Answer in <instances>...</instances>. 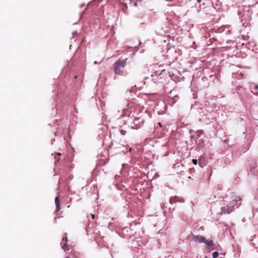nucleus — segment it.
Segmentation results:
<instances>
[{
    "mask_svg": "<svg viewBox=\"0 0 258 258\" xmlns=\"http://www.w3.org/2000/svg\"><path fill=\"white\" fill-rule=\"evenodd\" d=\"M224 199L227 205L226 206H224L221 208V212L223 213H231L237 202L241 201V198L233 192H229Z\"/></svg>",
    "mask_w": 258,
    "mask_h": 258,
    "instance_id": "1",
    "label": "nucleus"
},
{
    "mask_svg": "<svg viewBox=\"0 0 258 258\" xmlns=\"http://www.w3.org/2000/svg\"><path fill=\"white\" fill-rule=\"evenodd\" d=\"M126 64L125 60H117L115 63L114 72L115 74H119L120 68H124Z\"/></svg>",
    "mask_w": 258,
    "mask_h": 258,
    "instance_id": "2",
    "label": "nucleus"
},
{
    "mask_svg": "<svg viewBox=\"0 0 258 258\" xmlns=\"http://www.w3.org/2000/svg\"><path fill=\"white\" fill-rule=\"evenodd\" d=\"M192 240L196 242L204 243L206 238L201 235H197L193 236Z\"/></svg>",
    "mask_w": 258,
    "mask_h": 258,
    "instance_id": "3",
    "label": "nucleus"
},
{
    "mask_svg": "<svg viewBox=\"0 0 258 258\" xmlns=\"http://www.w3.org/2000/svg\"><path fill=\"white\" fill-rule=\"evenodd\" d=\"M204 243L206 244L207 248L211 250L213 249L212 247L213 246L214 243L212 240L206 239Z\"/></svg>",
    "mask_w": 258,
    "mask_h": 258,
    "instance_id": "4",
    "label": "nucleus"
},
{
    "mask_svg": "<svg viewBox=\"0 0 258 258\" xmlns=\"http://www.w3.org/2000/svg\"><path fill=\"white\" fill-rule=\"evenodd\" d=\"M67 238L63 237L61 242V247L64 250H68V248L67 246Z\"/></svg>",
    "mask_w": 258,
    "mask_h": 258,
    "instance_id": "5",
    "label": "nucleus"
},
{
    "mask_svg": "<svg viewBox=\"0 0 258 258\" xmlns=\"http://www.w3.org/2000/svg\"><path fill=\"white\" fill-rule=\"evenodd\" d=\"M55 202L56 205V211H58L59 210V197L58 196L55 198Z\"/></svg>",
    "mask_w": 258,
    "mask_h": 258,
    "instance_id": "6",
    "label": "nucleus"
},
{
    "mask_svg": "<svg viewBox=\"0 0 258 258\" xmlns=\"http://www.w3.org/2000/svg\"><path fill=\"white\" fill-rule=\"evenodd\" d=\"M213 258H217L219 255V253L217 251H215L212 254Z\"/></svg>",
    "mask_w": 258,
    "mask_h": 258,
    "instance_id": "7",
    "label": "nucleus"
},
{
    "mask_svg": "<svg viewBox=\"0 0 258 258\" xmlns=\"http://www.w3.org/2000/svg\"><path fill=\"white\" fill-rule=\"evenodd\" d=\"M253 244L256 247H258V238L254 240Z\"/></svg>",
    "mask_w": 258,
    "mask_h": 258,
    "instance_id": "8",
    "label": "nucleus"
},
{
    "mask_svg": "<svg viewBox=\"0 0 258 258\" xmlns=\"http://www.w3.org/2000/svg\"><path fill=\"white\" fill-rule=\"evenodd\" d=\"M197 159H193L192 160V163L195 164V165H197Z\"/></svg>",
    "mask_w": 258,
    "mask_h": 258,
    "instance_id": "9",
    "label": "nucleus"
},
{
    "mask_svg": "<svg viewBox=\"0 0 258 258\" xmlns=\"http://www.w3.org/2000/svg\"><path fill=\"white\" fill-rule=\"evenodd\" d=\"M73 36L75 37V36L76 35V33H73Z\"/></svg>",
    "mask_w": 258,
    "mask_h": 258,
    "instance_id": "10",
    "label": "nucleus"
},
{
    "mask_svg": "<svg viewBox=\"0 0 258 258\" xmlns=\"http://www.w3.org/2000/svg\"><path fill=\"white\" fill-rule=\"evenodd\" d=\"M197 2H198V3H200V2H201V0H197Z\"/></svg>",
    "mask_w": 258,
    "mask_h": 258,
    "instance_id": "11",
    "label": "nucleus"
},
{
    "mask_svg": "<svg viewBox=\"0 0 258 258\" xmlns=\"http://www.w3.org/2000/svg\"><path fill=\"white\" fill-rule=\"evenodd\" d=\"M170 202L171 203H172V199H170Z\"/></svg>",
    "mask_w": 258,
    "mask_h": 258,
    "instance_id": "12",
    "label": "nucleus"
},
{
    "mask_svg": "<svg viewBox=\"0 0 258 258\" xmlns=\"http://www.w3.org/2000/svg\"><path fill=\"white\" fill-rule=\"evenodd\" d=\"M97 63V61H94V63H95V64H96Z\"/></svg>",
    "mask_w": 258,
    "mask_h": 258,
    "instance_id": "13",
    "label": "nucleus"
},
{
    "mask_svg": "<svg viewBox=\"0 0 258 258\" xmlns=\"http://www.w3.org/2000/svg\"><path fill=\"white\" fill-rule=\"evenodd\" d=\"M255 88H256V89H257V88H258V86H257V85H256V86H255Z\"/></svg>",
    "mask_w": 258,
    "mask_h": 258,
    "instance_id": "14",
    "label": "nucleus"
},
{
    "mask_svg": "<svg viewBox=\"0 0 258 258\" xmlns=\"http://www.w3.org/2000/svg\"><path fill=\"white\" fill-rule=\"evenodd\" d=\"M92 217H93V218H94V215H92Z\"/></svg>",
    "mask_w": 258,
    "mask_h": 258,
    "instance_id": "15",
    "label": "nucleus"
},
{
    "mask_svg": "<svg viewBox=\"0 0 258 258\" xmlns=\"http://www.w3.org/2000/svg\"><path fill=\"white\" fill-rule=\"evenodd\" d=\"M67 258H69V257H67Z\"/></svg>",
    "mask_w": 258,
    "mask_h": 258,
    "instance_id": "16",
    "label": "nucleus"
}]
</instances>
